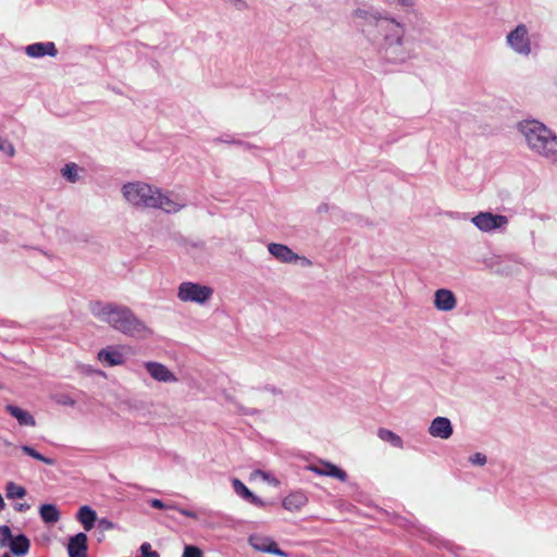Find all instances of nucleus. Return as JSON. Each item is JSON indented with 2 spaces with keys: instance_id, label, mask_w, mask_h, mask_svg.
<instances>
[{
  "instance_id": "obj_1",
  "label": "nucleus",
  "mask_w": 557,
  "mask_h": 557,
  "mask_svg": "<svg viewBox=\"0 0 557 557\" xmlns=\"http://www.w3.org/2000/svg\"><path fill=\"white\" fill-rule=\"evenodd\" d=\"M355 15L368 21L369 26L373 25V29H364L370 38L376 39V34L383 37L379 42V52L391 63H403L410 58L409 52L404 47V26L393 18L380 17L370 14L366 10L358 9Z\"/></svg>"
},
{
  "instance_id": "obj_2",
  "label": "nucleus",
  "mask_w": 557,
  "mask_h": 557,
  "mask_svg": "<svg viewBox=\"0 0 557 557\" xmlns=\"http://www.w3.org/2000/svg\"><path fill=\"white\" fill-rule=\"evenodd\" d=\"M90 311L100 322L127 336L143 338L152 334L151 329L126 306L96 301L90 305Z\"/></svg>"
},
{
  "instance_id": "obj_3",
  "label": "nucleus",
  "mask_w": 557,
  "mask_h": 557,
  "mask_svg": "<svg viewBox=\"0 0 557 557\" xmlns=\"http://www.w3.org/2000/svg\"><path fill=\"white\" fill-rule=\"evenodd\" d=\"M123 195L134 206L160 208L169 213L177 212L183 207L148 184L128 183L123 186Z\"/></svg>"
},
{
  "instance_id": "obj_4",
  "label": "nucleus",
  "mask_w": 557,
  "mask_h": 557,
  "mask_svg": "<svg viewBox=\"0 0 557 557\" xmlns=\"http://www.w3.org/2000/svg\"><path fill=\"white\" fill-rule=\"evenodd\" d=\"M527 144L534 152L553 158L557 156V136L539 121H524L519 125Z\"/></svg>"
},
{
  "instance_id": "obj_5",
  "label": "nucleus",
  "mask_w": 557,
  "mask_h": 557,
  "mask_svg": "<svg viewBox=\"0 0 557 557\" xmlns=\"http://www.w3.org/2000/svg\"><path fill=\"white\" fill-rule=\"evenodd\" d=\"M213 295V289L193 282H183L178 286L177 297L181 301L205 304Z\"/></svg>"
},
{
  "instance_id": "obj_6",
  "label": "nucleus",
  "mask_w": 557,
  "mask_h": 557,
  "mask_svg": "<svg viewBox=\"0 0 557 557\" xmlns=\"http://www.w3.org/2000/svg\"><path fill=\"white\" fill-rule=\"evenodd\" d=\"M509 46L518 53L528 55L531 53V44L528 35V28L524 24L518 25L507 36Z\"/></svg>"
},
{
  "instance_id": "obj_7",
  "label": "nucleus",
  "mask_w": 557,
  "mask_h": 557,
  "mask_svg": "<svg viewBox=\"0 0 557 557\" xmlns=\"http://www.w3.org/2000/svg\"><path fill=\"white\" fill-rule=\"evenodd\" d=\"M472 223L483 232H491L507 225L508 219L502 214H493L491 212H480L472 218Z\"/></svg>"
},
{
  "instance_id": "obj_8",
  "label": "nucleus",
  "mask_w": 557,
  "mask_h": 557,
  "mask_svg": "<svg viewBox=\"0 0 557 557\" xmlns=\"http://www.w3.org/2000/svg\"><path fill=\"white\" fill-rule=\"evenodd\" d=\"M88 537L85 533H77L71 536L67 544L70 557H88Z\"/></svg>"
},
{
  "instance_id": "obj_9",
  "label": "nucleus",
  "mask_w": 557,
  "mask_h": 557,
  "mask_svg": "<svg viewBox=\"0 0 557 557\" xmlns=\"http://www.w3.org/2000/svg\"><path fill=\"white\" fill-rule=\"evenodd\" d=\"M251 546L259 552L269 553L280 557L288 555L278 548L277 544L270 537L252 536L249 540Z\"/></svg>"
},
{
  "instance_id": "obj_10",
  "label": "nucleus",
  "mask_w": 557,
  "mask_h": 557,
  "mask_svg": "<svg viewBox=\"0 0 557 557\" xmlns=\"http://www.w3.org/2000/svg\"><path fill=\"white\" fill-rule=\"evenodd\" d=\"M429 433L433 437L447 440L453 434V426L448 418L437 417L435 418L429 428Z\"/></svg>"
},
{
  "instance_id": "obj_11",
  "label": "nucleus",
  "mask_w": 557,
  "mask_h": 557,
  "mask_svg": "<svg viewBox=\"0 0 557 557\" xmlns=\"http://www.w3.org/2000/svg\"><path fill=\"white\" fill-rule=\"evenodd\" d=\"M457 300L449 289H437L434 296V306L440 311H451L456 308Z\"/></svg>"
},
{
  "instance_id": "obj_12",
  "label": "nucleus",
  "mask_w": 557,
  "mask_h": 557,
  "mask_svg": "<svg viewBox=\"0 0 557 557\" xmlns=\"http://www.w3.org/2000/svg\"><path fill=\"white\" fill-rule=\"evenodd\" d=\"M269 252L281 262L292 263L299 259L289 247L283 244L271 243L268 246Z\"/></svg>"
},
{
  "instance_id": "obj_13",
  "label": "nucleus",
  "mask_w": 557,
  "mask_h": 557,
  "mask_svg": "<svg viewBox=\"0 0 557 557\" xmlns=\"http://www.w3.org/2000/svg\"><path fill=\"white\" fill-rule=\"evenodd\" d=\"M149 374L159 382H175V375L162 363L149 361L145 363Z\"/></svg>"
},
{
  "instance_id": "obj_14",
  "label": "nucleus",
  "mask_w": 557,
  "mask_h": 557,
  "mask_svg": "<svg viewBox=\"0 0 557 557\" xmlns=\"http://www.w3.org/2000/svg\"><path fill=\"white\" fill-rule=\"evenodd\" d=\"M309 470L315 474L335 478L342 482L347 479V473L331 462H322L320 466H310Z\"/></svg>"
},
{
  "instance_id": "obj_15",
  "label": "nucleus",
  "mask_w": 557,
  "mask_h": 557,
  "mask_svg": "<svg viewBox=\"0 0 557 557\" xmlns=\"http://www.w3.org/2000/svg\"><path fill=\"white\" fill-rule=\"evenodd\" d=\"M98 360L108 367L120 366L124 363V356L119 348L107 347L98 352Z\"/></svg>"
},
{
  "instance_id": "obj_16",
  "label": "nucleus",
  "mask_w": 557,
  "mask_h": 557,
  "mask_svg": "<svg viewBox=\"0 0 557 557\" xmlns=\"http://www.w3.org/2000/svg\"><path fill=\"white\" fill-rule=\"evenodd\" d=\"M26 53L30 58H40L44 55L55 57L58 50L53 42H36L26 47Z\"/></svg>"
},
{
  "instance_id": "obj_17",
  "label": "nucleus",
  "mask_w": 557,
  "mask_h": 557,
  "mask_svg": "<svg viewBox=\"0 0 557 557\" xmlns=\"http://www.w3.org/2000/svg\"><path fill=\"white\" fill-rule=\"evenodd\" d=\"M308 503V498L302 492L288 494L282 502L283 507L288 511H298Z\"/></svg>"
},
{
  "instance_id": "obj_18",
  "label": "nucleus",
  "mask_w": 557,
  "mask_h": 557,
  "mask_svg": "<svg viewBox=\"0 0 557 557\" xmlns=\"http://www.w3.org/2000/svg\"><path fill=\"white\" fill-rule=\"evenodd\" d=\"M76 518L86 531H90L95 525L97 515L94 509L85 505L78 509Z\"/></svg>"
},
{
  "instance_id": "obj_19",
  "label": "nucleus",
  "mask_w": 557,
  "mask_h": 557,
  "mask_svg": "<svg viewBox=\"0 0 557 557\" xmlns=\"http://www.w3.org/2000/svg\"><path fill=\"white\" fill-rule=\"evenodd\" d=\"M5 410L11 416H13L21 425L34 426L36 424L34 417L29 412L21 409L20 407H16L14 405H8L5 407Z\"/></svg>"
},
{
  "instance_id": "obj_20",
  "label": "nucleus",
  "mask_w": 557,
  "mask_h": 557,
  "mask_svg": "<svg viewBox=\"0 0 557 557\" xmlns=\"http://www.w3.org/2000/svg\"><path fill=\"white\" fill-rule=\"evenodd\" d=\"M29 547H30V542L23 534H20L17 536L13 537L10 543V549L16 556L26 555L29 550Z\"/></svg>"
},
{
  "instance_id": "obj_21",
  "label": "nucleus",
  "mask_w": 557,
  "mask_h": 557,
  "mask_svg": "<svg viewBox=\"0 0 557 557\" xmlns=\"http://www.w3.org/2000/svg\"><path fill=\"white\" fill-rule=\"evenodd\" d=\"M39 515L44 522L55 523L60 520V511L55 505L44 504L39 508Z\"/></svg>"
},
{
  "instance_id": "obj_22",
  "label": "nucleus",
  "mask_w": 557,
  "mask_h": 557,
  "mask_svg": "<svg viewBox=\"0 0 557 557\" xmlns=\"http://www.w3.org/2000/svg\"><path fill=\"white\" fill-rule=\"evenodd\" d=\"M377 436L382 441L388 442L392 446H394L396 448H401L403 447V440H401V437L398 436L396 433H394L391 430L381 428L377 431Z\"/></svg>"
},
{
  "instance_id": "obj_23",
  "label": "nucleus",
  "mask_w": 557,
  "mask_h": 557,
  "mask_svg": "<svg viewBox=\"0 0 557 557\" xmlns=\"http://www.w3.org/2000/svg\"><path fill=\"white\" fill-rule=\"evenodd\" d=\"M5 492L9 499L23 498L26 495V490L14 482H9L7 484Z\"/></svg>"
},
{
  "instance_id": "obj_24",
  "label": "nucleus",
  "mask_w": 557,
  "mask_h": 557,
  "mask_svg": "<svg viewBox=\"0 0 557 557\" xmlns=\"http://www.w3.org/2000/svg\"><path fill=\"white\" fill-rule=\"evenodd\" d=\"M22 450L29 457L36 459V460H39L46 465H49V466H54L55 465V460L53 458H48L44 455H41L40 453H38L36 449H34L33 447L30 446H23L22 447Z\"/></svg>"
},
{
  "instance_id": "obj_25",
  "label": "nucleus",
  "mask_w": 557,
  "mask_h": 557,
  "mask_svg": "<svg viewBox=\"0 0 557 557\" xmlns=\"http://www.w3.org/2000/svg\"><path fill=\"white\" fill-rule=\"evenodd\" d=\"M250 479L251 480L262 479L263 481H267L274 486L280 485V481L276 478L272 476L270 473L262 471V470H255L250 474Z\"/></svg>"
},
{
  "instance_id": "obj_26",
  "label": "nucleus",
  "mask_w": 557,
  "mask_h": 557,
  "mask_svg": "<svg viewBox=\"0 0 557 557\" xmlns=\"http://www.w3.org/2000/svg\"><path fill=\"white\" fill-rule=\"evenodd\" d=\"M62 175L70 182L77 180V165L75 163L66 164L62 170Z\"/></svg>"
},
{
  "instance_id": "obj_27",
  "label": "nucleus",
  "mask_w": 557,
  "mask_h": 557,
  "mask_svg": "<svg viewBox=\"0 0 557 557\" xmlns=\"http://www.w3.org/2000/svg\"><path fill=\"white\" fill-rule=\"evenodd\" d=\"M233 487L235 492L245 499L251 496V491L238 479L233 480Z\"/></svg>"
},
{
  "instance_id": "obj_28",
  "label": "nucleus",
  "mask_w": 557,
  "mask_h": 557,
  "mask_svg": "<svg viewBox=\"0 0 557 557\" xmlns=\"http://www.w3.org/2000/svg\"><path fill=\"white\" fill-rule=\"evenodd\" d=\"M12 539L11 529L8 525H0V547H5Z\"/></svg>"
},
{
  "instance_id": "obj_29",
  "label": "nucleus",
  "mask_w": 557,
  "mask_h": 557,
  "mask_svg": "<svg viewBox=\"0 0 557 557\" xmlns=\"http://www.w3.org/2000/svg\"><path fill=\"white\" fill-rule=\"evenodd\" d=\"M0 151L7 153L9 157H13L15 153L13 145L8 139L3 138H0Z\"/></svg>"
},
{
  "instance_id": "obj_30",
  "label": "nucleus",
  "mask_w": 557,
  "mask_h": 557,
  "mask_svg": "<svg viewBox=\"0 0 557 557\" xmlns=\"http://www.w3.org/2000/svg\"><path fill=\"white\" fill-rule=\"evenodd\" d=\"M150 506L156 509H172L176 508L175 504H166L163 503L161 499L153 498L150 500Z\"/></svg>"
},
{
  "instance_id": "obj_31",
  "label": "nucleus",
  "mask_w": 557,
  "mask_h": 557,
  "mask_svg": "<svg viewBox=\"0 0 557 557\" xmlns=\"http://www.w3.org/2000/svg\"><path fill=\"white\" fill-rule=\"evenodd\" d=\"M141 557H160L158 552L152 550L149 543H144L140 546Z\"/></svg>"
},
{
  "instance_id": "obj_32",
  "label": "nucleus",
  "mask_w": 557,
  "mask_h": 557,
  "mask_svg": "<svg viewBox=\"0 0 557 557\" xmlns=\"http://www.w3.org/2000/svg\"><path fill=\"white\" fill-rule=\"evenodd\" d=\"M183 557H202V552L196 546H186L183 553Z\"/></svg>"
},
{
  "instance_id": "obj_33",
  "label": "nucleus",
  "mask_w": 557,
  "mask_h": 557,
  "mask_svg": "<svg viewBox=\"0 0 557 557\" xmlns=\"http://www.w3.org/2000/svg\"><path fill=\"white\" fill-rule=\"evenodd\" d=\"M470 461L473 463V465H479V466H484L487 461V458L485 455L481 454V453H476L474 454L473 456L470 457Z\"/></svg>"
},
{
  "instance_id": "obj_34",
  "label": "nucleus",
  "mask_w": 557,
  "mask_h": 557,
  "mask_svg": "<svg viewBox=\"0 0 557 557\" xmlns=\"http://www.w3.org/2000/svg\"><path fill=\"white\" fill-rule=\"evenodd\" d=\"M174 510H177L180 513H182L185 517H188V518H191L195 520L198 519V515L195 511L178 507L177 505H176V508H174Z\"/></svg>"
},
{
  "instance_id": "obj_35",
  "label": "nucleus",
  "mask_w": 557,
  "mask_h": 557,
  "mask_svg": "<svg viewBox=\"0 0 557 557\" xmlns=\"http://www.w3.org/2000/svg\"><path fill=\"white\" fill-rule=\"evenodd\" d=\"M246 499L248 502H250L251 504L257 505V506H262L263 505V502L259 497L253 495L252 493H251V496L247 497Z\"/></svg>"
},
{
  "instance_id": "obj_36",
  "label": "nucleus",
  "mask_w": 557,
  "mask_h": 557,
  "mask_svg": "<svg viewBox=\"0 0 557 557\" xmlns=\"http://www.w3.org/2000/svg\"><path fill=\"white\" fill-rule=\"evenodd\" d=\"M100 525H102V527H103V528H106V529H111L113 524H112V522H111V521H109V520H107V519H102V520L100 521Z\"/></svg>"
},
{
  "instance_id": "obj_37",
  "label": "nucleus",
  "mask_w": 557,
  "mask_h": 557,
  "mask_svg": "<svg viewBox=\"0 0 557 557\" xmlns=\"http://www.w3.org/2000/svg\"><path fill=\"white\" fill-rule=\"evenodd\" d=\"M401 5L410 7L413 4V0H397Z\"/></svg>"
},
{
  "instance_id": "obj_38",
  "label": "nucleus",
  "mask_w": 557,
  "mask_h": 557,
  "mask_svg": "<svg viewBox=\"0 0 557 557\" xmlns=\"http://www.w3.org/2000/svg\"><path fill=\"white\" fill-rule=\"evenodd\" d=\"M28 508H29V506H28V505H26V504H20V505L16 507V510H18V511H24V510H26V509H28Z\"/></svg>"
},
{
  "instance_id": "obj_39",
  "label": "nucleus",
  "mask_w": 557,
  "mask_h": 557,
  "mask_svg": "<svg viewBox=\"0 0 557 557\" xmlns=\"http://www.w3.org/2000/svg\"><path fill=\"white\" fill-rule=\"evenodd\" d=\"M3 557H11L9 554H4Z\"/></svg>"
}]
</instances>
